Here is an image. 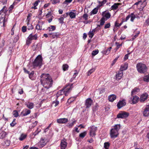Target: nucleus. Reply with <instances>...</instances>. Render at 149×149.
<instances>
[{
  "label": "nucleus",
  "instance_id": "obj_14",
  "mask_svg": "<svg viewBox=\"0 0 149 149\" xmlns=\"http://www.w3.org/2000/svg\"><path fill=\"white\" fill-rule=\"evenodd\" d=\"M58 123L60 124L65 123L68 121V119L67 118H61L58 119L56 120Z\"/></svg>",
  "mask_w": 149,
  "mask_h": 149
},
{
  "label": "nucleus",
  "instance_id": "obj_6",
  "mask_svg": "<svg viewBox=\"0 0 149 149\" xmlns=\"http://www.w3.org/2000/svg\"><path fill=\"white\" fill-rule=\"evenodd\" d=\"M42 58L41 56L39 55L37 56L33 62V65L34 66L40 67L42 65Z\"/></svg>",
  "mask_w": 149,
  "mask_h": 149
},
{
  "label": "nucleus",
  "instance_id": "obj_12",
  "mask_svg": "<svg viewBox=\"0 0 149 149\" xmlns=\"http://www.w3.org/2000/svg\"><path fill=\"white\" fill-rule=\"evenodd\" d=\"M46 144V142L45 139L41 138L40 141L38 143V145L40 148L44 147Z\"/></svg>",
  "mask_w": 149,
  "mask_h": 149
},
{
  "label": "nucleus",
  "instance_id": "obj_36",
  "mask_svg": "<svg viewBox=\"0 0 149 149\" xmlns=\"http://www.w3.org/2000/svg\"><path fill=\"white\" fill-rule=\"evenodd\" d=\"M95 70V69L94 68H92L89 70L87 72V75L88 76H89L93 72H94Z\"/></svg>",
  "mask_w": 149,
  "mask_h": 149
},
{
  "label": "nucleus",
  "instance_id": "obj_15",
  "mask_svg": "<svg viewBox=\"0 0 149 149\" xmlns=\"http://www.w3.org/2000/svg\"><path fill=\"white\" fill-rule=\"evenodd\" d=\"M50 37L52 38H58L60 36V33L59 32H53L49 34Z\"/></svg>",
  "mask_w": 149,
  "mask_h": 149
},
{
  "label": "nucleus",
  "instance_id": "obj_16",
  "mask_svg": "<svg viewBox=\"0 0 149 149\" xmlns=\"http://www.w3.org/2000/svg\"><path fill=\"white\" fill-rule=\"evenodd\" d=\"M30 113L31 111L30 110L26 109L23 110L21 113V114H22L23 116H25L29 114Z\"/></svg>",
  "mask_w": 149,
  "mask_h": 149
},
{
  "label": "nucleus",
  "instance_id": "obj_20",
  "mask_svg": "<svg viewBox=\"0 0 149 149\" xmlns=\"http://www.w3.org/2000/svg\"><path fill=\"white\" fill-rule=\"evenodd\" d=\"M116 98V96L115 95L112 94L110 95L108 97V99L109 101L112 102Z\"/></svg>",
  "mask_w": 149,
  "mask_h": 149
},
{
  "label": "nucleus",
  "instance_id": "obj_35",
  "mask_svg": "<svg viewBox=\"0 0 149 149\" xmlns=\"http://www.w3.org/2000/svg\"><path fill=\"white\" fill-rule=\"evenodd\" d=\"M105 21H106V20L104 19V18H102L100 21V25H99V26L103 25L105 23Z\"/></svg>",
  "mask_w": 149,
  "mask_h": 149
},
{
  "label": "nucleus",
  "instance_id": "obj_50",
  "mask_svg": "<svg viewBox=\"0 0 149 149\" xmlns=\"http://www.w3.org/2000/svg\"><path fill=\"white\" fill-rule=\"evenodd\" d=\"M88 15L87 14H84L82 16V17L85 20H87L88 19Z\"/></svg>",
  "mask_w": 149,
  "mask_h": 149
},
{
  "label": "nucleus",
  "instance_id": "obj_33",
  "mask_svg": "<svg viewBox=\"0 0 149 149\" xmlns=\"http://www.w3.org/2000/svg\"><path fill=\"white\" fill-rule=\"evenodd\" d=\"M139 91V89L137 88H135L131 92L132 95L136 94L138 91Z\"/></svg>",
  "mask_w": 149,
  "mask_h": 149
},
{
  "label": "nucleus",
  "instance_id": "obj_61",
  "mask_svg": "<svg viewBox=\"0 0 149 149\" xmlns=\"http://www.w3.org/2000/svg\"><path fill=\"white\" fill-rule=\"evenodd\" d=\"M83 149H93V148L91 146H88L87 147H84Z\"/></svg>",
  "mask_w": 149,
  "mask_h": 149
},
{
  "label": "nucleus",
  "instance_id": "obj_3",
  "mask_svg": "<svg viewBox=\"0 0 149 149\" xmlns=\"http://www.w3.org/2000/svg\"><path fill=\"white\" fill-rule=\"evenodd\" d=\"M136 68L139 73L142 74L146 73L148 70L146 64L142 62H139L137 64Z\"/></svg>",
  "mask_w": 149,
  "mask_h": 149
},
{
  "label": "nucleus",
  "instance_id": "obj_57",
  "mask_svg": "<svg viewBox=\"0 0 149 149\" xmlns=\"http://www.w3.org/2000/svg\"><path fill=\"white\" fill-rule=\"evenodd\" d=\"M26 26H23L22 27V31L24 33L25 32L26 30Z\"/></svg>",
  "mask_w": 149,
  "mask_h": 149
},
{
  "label": "nucleus",
  "instance_id": "obj_40",
  "mask_svg": "<svg viewBox=\"0 0 149 149\" xmlns=\"http://www.w3.org/2000/svg\"><path fill=\"white\" fill-rule=\"evenodd\" d=\"M110 144L109 142H105L104 144V147L105 149H108Z\"/></svg>",
  "mask_w": 149,
  "mask_h": 149
},
{
  "label": "nucleus",
  "instance_id": "obj_2",
  "mask_svg": "<svg viewBox=\"0 0 149 149\" xmlns=\"http://www.w3.org/2000/svg\"><path fill=\"white\" fill-rule=\"evenodd\" d=\"M72 85V84L67 85L63 89L59 91L56 94L57 98L64 93L65 96H68L73 87Z\"/></svg>",
  "mask_w": 149,
  "mask_h": 149
},
{
  "label": "nucleus",
  "instance_id": "obj_59",
  "mask_svg": "<svg viewBox=\"0 0 149 149\" xmlns=\"http://www.w3.org/2000/svg\"><path fill=\"white\" fill-rule=\"evenodd\" d=\"M75 72H76L74 73L73 76L74 79L76 78V76L78 75V72H77V71H76Z\"/></svg>",
  "mask_w": 149,
  "mask_h": 149
},
{
  "label": "nucleus",
  "instance_id": "obj_55",
  "mask_svg": "<svg viewBox=\"0 0 149 149\" xmlns=\"http://www.w3.org/2000/svg\"><path fill=\"white\" fill-rule=\"evenodd\" d=\"M89 37L91 38H92L94 35V33H93V31H90L89 33Z\"/></svg>",
  "mask_w": 149,
  "mask_h": 149
},
{
  "label": "nucleus",
  "instance_id": "obj_43",
  "mask_svg": "<svg viewBox=\"0 0 149 149\" xmlns=\"http://www.w3.org/2000/svg\"><path fill=\"white\" fill-rule=\"evenodd\" d=\"M63 20L64 18L63 17H62V16H61L60 18H59L58 19V20L59 22L60 23L62 24H63L64 23Z\"/></svg>",
  "mask_w": 149,
  "mask_h": 149
},
{
  "label": "nucleus",
  "instance_id": "obj_7",
  "mask_svg": "<svg viewBox=\"0 0 149 149\" xmlns=\"http://www.w3.org/2000/svg\"><path fill=\"white\" fill-rule=\"evenodd\" d=\"M130 18L131 21L133 22L135 18H139V17L135 14L134 13H133L129 14L126 17L125 21H127Z\"/></svg>",
  "mask_w": 149,
  "mask_h": 149
},
{
  "label": "nucleus",
  "instance_id": "obj_26",
  "mask_svg": "<svg viewBox=\"0 0 149 149\" xmlns=\"http://www.w3.org/2000/svg\"><path fill=\"white\" fill-rule=\"evenodd\" d=\"M99 7H98L97 6V7L94 8L91 12V15L95 14H97L98 10V8Z\"/></svg>",
  "mask_w": 149,
  "mask_h": 149
},
{
  "label": "nucleus",
  "instance_id": "obj_23",
  "mask_svg": "<svg viewBox=\"0 0 149 149\" xmlns=\"http://www.w3.org/2000/svg\"><path fill=\"white\" fill-rule=\"evenodd\" d=\"M139 99V97L137 96H134L132 99V102L131 103L133 104H135L137 103Z\"/></svg>",
  "mask_w": 149,
  "mask_h": 149
},
{
  "label": "nucleus",
  "instance_id": "obj_31",
  "mask_svg": "<svg viewBox=\"0 0 149 149\" xmlns=\"http://www.w3.org/2000/svg\"><path fill=\"white\" fill-rule=\"evenodd\" d=\"M40 2V1L39 0L36 1L33 4V5L34 6L32 7V8H33L34 9H37V7H36L38 5L39 3Z\"/></svg>",
  "mask_w": 149,
  "mask_h": 149
},
{
  "label": "nucleus",
  "instance_id": "obj_54",
  "mask_svg": "<svg viewBox=\"0 0 149 149\" xmlns=\"http://www.w3.org/2000/svg\"><path fill=\"white\" fill-rule=\"evenodd\" d=\"M126 104L125 100L123 99L122 100V107L125 106Z\"/></svg>",
  "mask_w": 149,
  "mask_h": 149
},
{
  "label": "nucleus",
  "instance_id": "obj_58",
  "mask_svg": "<svg viewBox=\"0 0 149 149\" xmlns=\"http://www.w3.org/2000/svg\"><path fill=\"white\" fill-rule=\"evenodd\" d=\"M110 23H108L107 24H105L104 26V28L106 29L110 27Z\"/></svg>",
  "mask_w": 149,
  "mask_h": 149
},
{
  "label": "nucleus",
  "instance_id": "obj_29",
  "mask_svg": "<svg viewBox=\"0 0 149 149\" xmlns=\"http://www.w3.org/2000/svg\"><path fill=\"white\" fill-rule=\"evenodd\" d=\"M48 29L49 31H53L56 29V26L53 25H51L48 27Z\"/></svg>",
  "mask_w": 149,
  "mask_h": 149
},
{
  "label": "nucleus",
  "instance_id": "obj_5",
  "mask_svg": "<svg viewBox=\"0 0 149 149\" xmlns=\"http://www.w3.org/2000/svg\"><path fill=\"white\" fill-rule=\"evenodd\" d=\"M120 127V124L116 125L114 128L111 129L110 131V135L111 138H115L118 134V131Z\"/></svg>",
  "mask_w": 149,
  "mask_h": 149
},
{
  "label": "nucleus",
  "instance_id": "obj_8",
  "mask_svg": "<svg viewBox=\"0 0 149 149\" xmlns=\"http://www.w3.org/2000/svg\"><path fill=\"white\" fill-rule=\"evenodd\" d=\"M97 130V127L94 126L91 127L89 129L90 135L93 137L95 135V132Z\"/></svg>",
  "mask_w": 149,
  "mask_h": 149
},
{
  "label": "nucleus",
  "instance_id": "obj_28",
  "mask_svg": "<svg viewBox=\"0 0 149 149\" xmlns=\"http://www.w3.org/2000/svg\"><path fill=\"white\" fill-rule=\"evenodd\" d=\"M6 134V132L3 131L0 133V139H3L5 137V136Z\"/></svg>",
  "mask_w": 149,
  "mask_h": 149
},
{
  "label": "nucleus",
  "instance_id": "obj_51",
  "mask_svg": "<svg viewBox=\"0 0 149 149\" xmlns=\"http://www.w3.org/2000/svg\"><path fill=\"white\" fill-rule=\"evenodd\" d=\"M60 2V0H53L52 2L53 4H55L56 3H59Z\"/></svg>",
  "mask_w": 149,
  "mask_h": 149
},
{
  "label": "nucleus",
  "instance_id": "obj_24",
  "mask_svg": "<svg viewBox=\"0 0 149 149\" xmlns=\"http://www.w3.org/2000/svg\"><path fill=\"white\" fill-rule=\"evenodd\" d=\"M41 131L40 129H39L38 128H37L36 131L32 133L31 136L32 138H34L36 135L38 134Z\"/></svg>",
  "mask_w": 149,
  "mask_h": 149
},
{
  "label": "nucleus",
  "instance_id": "obj_22",
  "mask_svg": "<svg viewBox=\"0 0 149 149\" xmlns=\"http://www.w3.org/2000/svg\"><path fill=\"white\" fill-rule=\"evenodd\" d=\"M37 38V35L35 34L33 35L32 34H31L27 38V39H30V40H36Z\"/></svg>",
  "mask_w": 149,
  "mask_h": 149
},
{
  "label": "nucleus",
  "instance_id": "obj_41",
  "mask_svg": "<svg viewBox=\"0 0 149 149\" xmlns=\"http://www.w3.org/2000/svg\"><path fill=\"white\" fill-rule=\"evenodd\" d=\"M26 134H22L19 137V139L20 141H22L26 137Z\"/></svg>",
  "mask_w": 149,
  "mask_h": 149
},
{
  "label": "nucleus",
  "instance_id": "obj_39",
  "mask_svg": "<svg viewBox=\"0 0 149 149\" xmlns=\"http://www.w3.org/2000/svg\"><path fill=\"white\" fill-rule=\"evenodd\" d=\"M86 132H84L79 134V136L81 138H83L86 135Z\"/></svg>",
  "mask_w": 149,
  "mask_h": 149
},
{
  "label": "nucleus",
  "instance_id": "obj_25",
  "mask_svg": "<svg viewBox=\"0 0 149 149\" xmlns=\"http://www.w3.org/2000/svg\"><path fill=\"white\" fill-rule=\"evenodd\" d=\"M107 2V0H103L102 1H98V2L100 4L97 6L98 7L100 8V7L102 6Z\"/></svg>",
  "mask_w": 149,
  "mask_h": 149
},
{
  "label": "nucleus",
  "instance_id": "obj_49",
  "mask_svg": "<svg viewBox=\"0 0 149 149\" xmlns=\"http://www.w3.org/2000/svg\"><path fill=\"white\" fill-rule=\"evenodd\" d=\"M118 7V5L117 4L115 3L112 6H111L112 9L113 10L116 9Z\"/></svg>",
  "mask_w": 149,
  "mask_h": 149
},
{
  "label": "nucleus",
  "instance_id": "obj_64",
  "mask_svg": "<svg viewBox=\"0 0 149 149\" xmlns=\"http://www.w3.org/2000/svg\"><path fill=\"white\" fill-rule=\"evenodd\" d=\"M111 49V47H109L106 51V53L107 54L110 52V51Z\"/></svg>",
  "mask_w": 149,
  "mask_h": 149
},
{
  "label": "nucleus",
  "instance_id": "obj_52",
  "mask_svg": "<svg viewBox=\"0 0 149 149\" xmlns=\"http://www.w3.org/2000/svg\"><path fill=\"white\" fill-rule=\"evenodd\" d=\"M36 29L38 30H41L42 29V26L40 24H38L36 26Z\"/></svg>",
  "mask_w": 149,
  "mask_h": 149
},
{
  "label": "nucleus",
  "instance_id": "obj_18",
  "mask_svg": "<svg viewBox=\"0 0 149 149\" xmlns=\"http://www.w3.org/2000/svg\"><path fill=\"white\" fill-rule=\"evenodd\" d=\"M25 104L28 108L31 109L33 108L34 104L33 103L29 102H26Z\"/></svg>",
  "mask_w": 149,
  "mask_h": 149
},
{
  "label": "nucleus",
  "instance_id": "obj_34",
  "mask_svg": "<svg viewBox=\"0 0 149 149\" xmlns=\"http://www.w3.org/2000/svg\"><path fill=\"white\" fill-rule=\"evenodd\" d=\"M128 64L127 63H125L123 66H122V71L126 70L128 68Z\"/></svg>",
  "mask_w": 149,
  "mask_h": 149
},
{
  "label": "nucleus",
  "instance_id": "obj_19",
  "mask_svg": "<svg viewBox=\"0 0 149 149\" xmlns=\"http://www.w3.org/2000/svg\"><path fill=\"white\" fill-rule=\"evenodd\" d=\"M29 78L32 80H35L36 78V75L34 74V72L33 71L29 74Z\"/></svg>",
  "mask_w": 149,
  "mask_h": 149
},
{
  "label": "nucleus",
  "instance_id": "obj_63",
  "mask_svg": "<svg viewBox=\"0 0 149 149\" xmlns=\"http://www.w3.org/2000/svg\"><path fill=\"white\" fill-rule=\"evenodd\" d=\"M121 118V112H120L117 116V117L115 118V119L117 118Z\"/></svg>",
  "mask_w": 149,
  "mask_h": 149
},
{
  "label": "nucleus",
  "instance_id": "obj_38",
  "mask_svg": "<svg viewBox=\"0 0 149 149\" xmlns=\"http://www.w3.org/2000/svg\"><path fill=\"white\" fill-rule=\"evenodd\" d=\"M132 51L131 52H129V51H127V52L128 53L125 55L124 57V60L125 61L128 59V55L131 54L132 52Z\"/></svg>",
  "mask_w": 149,
  "mask_h": 149
},
{
  "label": "nucleus",
  "instance_id": "obj_42",
  "mask_svg": "<svg viewBox=\"0 0 149 149\" xmlns=\"http://www.w3.org/2000/svg\"><path fill=\"white\" fill-rule=\"evenodd\" d=\"M143 80L144 81L147 82H148L149 81V74L144 77Z\"/></svg>",
  "mask_w": 149,
  "mask_h": 149
},
{
  "label": "nucleus",
  "instance_id": "obj_27",
  "mask_svg": "<svg viewBox=\"0 0 149 149\" xmlns=\"http://www.w3.org/2000/svg\"><path fill=\"white\" fill-rule=\"evenodd\" d=\"M68 15L70 16V17L71 19L75 18L76 17L75 13L72 12L68 13Z\"/></svg>",
  "mask_w": 149,
  "mask_h": 149
},
{
  "label": "nucleus",
  "instance_id": "obj_47",
  "mask_svg": "<svg viewBox=\"0 0 149 149\" xmlns=\"http://www.w3.org/2000/svg\"><path fill=\"white\" fill-rule=\"evenodd\" d=\"M13 114L15 117H17L18 116V113L16 110H14L13 112Z\"/></svg>",
  "mask_w": 149,
  "mask_h": 149
},
{
  "label": "nucleus",
  "instance_id": "obj_11",
  "mask_svg": "<svg viewBox=\"0 0 149 149\" xmlns=\"http://www.w3.org/2000/svg\"><path fill=\"white\" fill-rule=\"evenodd\" d=\"M143 115L145 117L149 116V104L146 106V107L143 113Z\"/></svg>",
  "mask_w": 149,
  "mask_h": 149
},
{
  "label": "nucleus",
  "instance_id": "obj_48",
  "mask_svg": "<svg viewBox=\"0 0 149 149\" xmlns=\"http://www.w3.org/2000/svg\"><path fill=\"white\" fill-rule=\"evenodd\" d=\"M144 24L147 26L149 25V16L145 20Z\"/></svg>",
  "mask_w": 149,
  "mask_h": 149
},
{
  "label": "nucleus",
  "instance_id": "obj_56",
  "mask_svg": "<svg viewBox=\"0 0 149 149\" xmlns=\"http://www.w3.org/2000/svg\"><path fill=\"white\" fill-rule=\"evenodd\" d=\"M118 108L119 109L121 108V100H120L117 104Z\"/></svg>",
  "mask_w": 149,
  "mask_h": 149
},
{
  "label": "nucleus",
  "instance_id": "obj_37",
  "mask_svg": "<svg viewBox=\"0 0 149 149\" xmlns=\"http://www.w3.org/2000/svg\"><path fill=\"white\" fill-rule=\"evenodd\" d=\"M116 78L117 80H119L121 79V73L120 72L118 74H116Z\"/></svg>",
  "mask_w": 149,
  "mask_h": 149
},
{
  "label": "nucleus",
  "instance_id": "obj_9",
  "mask_svg": "<svg viewBox=\"0 0 149 149\" xmlns=\"http://www.w3.org/2000/svg\"><path fill=\"white\" fill-rule=\"evenodd\" d=\"M102 18H104L106 20L109 19L111 16V14L109 13L106 11L103 12L102 13Z\"/></svg>",
  "mask_w": 149,
  "mask_h": 149
},
{
  "label": "nucleus",
  "instance_id": "obj_44",
  "mask_svg": "<svg viewBox=\"0 0 149 149\" xmlns=\"http://www.w3.org/2000/svg\"><path fill=\"white\" fill-rule=\"evenodd\" d=\"M99 52V51L98 49L92 51V54L93 56H95Z\"/></svg>",
  "mask_w": 149,
  "mask_h": 149
},
{
  "label": "nucleus",
  "instance_id": "obj_10",
  "mask_svg": "<svg viewBox=\"0 0 149 149\" xmlns=\"http://www.w3.org/2000/svg\"><path fill=\"white\" fill-rule=\"evenodd\" d=\"M148 96V95L147 93H145L141 95L139 100L141 102H143L147 100Z\"/></svg>",
  "mask_w": 149,
  "mask_h": 149
},
{
  "label": "nucleus",
  "instance_id": "obj_46",
  "mask_svg": "<svg viewBox=\"0 0 149 149\" xmlns=\"http://www.w3.org/2000/svg\"><path fill=\"white\" fill-rule=\"evenodd\" d=\"M75 99L74 97H71L68 99L67 101V103H70L72 102H73Z\"/></svg>",
  "mask_w": 149,
  "mask_h": 149
},
{
  "label": "nucleus",
  "instance_id": "obj_4",
  "mask_svg": "<svg viewBox=\"0 0 149 149\" xmlns=\"http://www.w3.org/2000/svg\"><path fill=\"white\" fill-rule=\"evenodd\" d=\"M7 11V8L4 6L3 8L0 11V23H3V26H5V22L7 20L5 19V14Z\"/></svg>",
  "mask_w": 149,
  "mask_h": 149
},
{
  "label": "nucleus",
  "instance_id": "obj_32",
  "mask_svg": "<svg viewBox=\"0 0 149 149\" xmlns=\"http://www.w3.org/2000/svg\"><path fill=\"white\" fill-rule=\"evenodd\" d=\"M27 27L28 30L32 29H33V25L29 23V22H27Z\"/></svg>",
  "mask_w": 149,
  "mask_h": 149
},
{
  "label": "nucleus",
  "instance_id": "obj_62",
  "mask_svg": "<svg viewBox=\"0 0 149 149\" xmlns=\"http://www.w3.org/2000/svg\"><path fill=\"white\" fill-rule=\"evenodd\" d=\"M68 15V13H66L65 14H63V15H61V16H62V17H63L64 18H66L67 17Z\"/></svg>",
  "mask_w": 149,
  "mask_h": 149
},
{
  "label": "nucleus",
  "instance_id": "obj_13",
  "mask_svg": "<svg viewBox=\"0 0 149 149\" xmlns=\"http://www.w3.org/2000/svg\"><path fill=\"white\" fill-rule=\"evenodd\" d=\"M93 103L92 100L90 98H87L86 100L85 106L86 108H89Z\"/></svg>",
  "mask_w": 149,
  "mask_h": 149
},
{
  "label": "nucleus",
  "instance_id": "obj_21",
  "mask_svg": "<svg viewBox=\"0 0 149 149\" xmlns=\"http://www.w3.org/2000/svg\"><path fill=\"white\" fill-rule=\"evenodd\" d=\"M129 114V113L128 112L124 111H122V119L128 117Z\"/></svg>",
  "mask_w": 149,
  "mask_h": 149
},
{
  "label": "nucleus",
  "instance_id": "obj_53",
  "mask_svg": "<svg viewBox=\"0 0 149 149\" xmlns=\"http://www.w3.org/2000/svg\"><path fill=\"white\" fill-rule=\"evenodd\" d=\"M59 104V102L58 101L56 100V101H54L53 102L52 104L54 105L55 107L57 106L58 104Z\"/></svg>",
  "mask_w": 149,
  "mask_h": 149
},
{
  "label": "nucleus",
  "instance_id": "obj_17",
  "mask_svg": "<svg viewBox=\"0 0 149 149\" xmlns=\"http://www.w3.org/2000/svg\"><path fill=\"white\" fill-rule=\"evenodd\" d=\"M67 143L64 140H62L60 144L61 149H65L67 146Z\"/></svg>",
  "mask_w": 149,
  "mask_h": 149
},
{
  "label": "nucleus",
  "instance_id": "obj_30",
  "mask_svg": "<svg viewBox=\"0 0 149 149\" xmlns=\"http://www.w3.org/2000/svg\"><path fill=\"white\" fill-rule=\"evenodd\" d=\"M76 120L73 121L71 123H69L67 125V126L69 128H71L72 127L74 124L76 123Z\"/></svg>",
  "mask_w": 149,
  "mask_h": 149
},
{
  "label": "nucleus",
  "instance_id": "obj_1",
  "mask_svg": "<svg viewBox=\"0 0 149 149\" xmlns=\"http://www.w3.org/2000/svg\"><path fill=\"white\" fill-rule=\"evenodd\" d=\"M40 81L43 87L47 89L52 86L53 80L48 74H42L41 76Z\"/></svg>",
  "mask_w": 149,
  "mask_h": 149
},
{
  "label": "nucleus",
  "instance_id": "obj_45",
  "mask_svg": "<svg viewBox=\"0 0 149 149\" xmlns=\"http://www.w3.org/2000/svg\"><path fill=\"white\" fill-rule=\"evenodd\" d=\"M68 68V66L67 64H64L63 66V70L64 71L67 70Z\"/></svg>",
  "mask_w": 149,
  "mask_h": 149
},
{
  "label": "nucleus",
  "instance_id": "obj_60",
  "mask_svg": "<svg viewBox=\"0 0 149 149\" xmlns=\"http://www.w3.org/2000/svg\"><path fill=\"white\" fill-rule=\"evenodd\" d=\"M18 93L19 94L21 95L23 93V90L22 88L19 89L18 90Z\"/></svg>",
  "mask_w": 149,
  "mask_h": 149
}]
</instances>
